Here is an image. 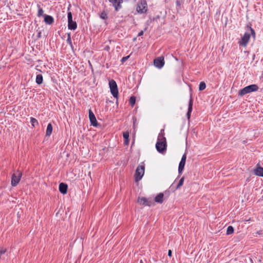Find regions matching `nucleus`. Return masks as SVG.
Returning a JSON list of instances; mask_svg holds the SVG:
<instances>
[{"label":"nucleus","mask_w":263,"mask_h":263,"mask_svg":"<svg viewBox=\"0 0 263 263\" xmlns=\"http://www.w3.org/2000/svg\"><path fill=\"white\" fill-rule=\"evenodd\" d=\"M258 88L259 87L257 85L252 84L240 89L238 92V95L242 96L246 95L247 93H250L253 91H256L258 90Z\"/></svg>","instance_id":"nucleus-2"},{"label":"nucleus","mask_w":263,"mask_h":263,"mask_svg":"<svg viewBox=\"0 0 263 263\" xmlns=\"http://www.w3.org/2000/svg\"><path fill=\"white\" fill-rule=\"evenodd\" d=\"M138 202L141 205H143L144 206H151L153 204H154V202L153 201H149L148 199L145 197H141L138 198Z\"/></svg>","instance_id":"nucleus-9"},{"label":"nucleus","mask_w":263,"mask_h":263,"mask_svg":"<svg viewBox=\"0 0 263 263\" xmlns=\"http://www.w3.org/2000/svg\"><path fill=\"white\" fill-rule=\"evenodd\" d=\"M176 5L178 7H180L181 6V3H180V1L179 0H177L176 2Z\"/></svg>","instance_id":"nucleus-36"},{"label":"nucleus","mask_w":263,"mask_h":263,"mask_svg":"<svg viewBox=\"0 0 263 263\" xmlns=\"http://www.w3.org/2000/svg\"><path fill=\"white\" fill-rule=\"evenodd\" d=\"M109 2L112 3V6L115 7L116 11H118L119 8L121 7V4L122 3V0H108Z\"/></svg>","instance_id":"nucleus-12"},{"label":"nucleus","mask_w":263,"mask_h":263,"mask_svg":"<svg viewBox=\"0 0 263 263\" xmlns=\"http://www.w3.org/2000/svg\"><path fill=\"white\" fill-rule=\"evenodd\" d=\"M22 176V172L17 170L16 172L13 173L11 177V183L12 186H15L20 182L21 178Z\"/></svg>","instance_id":"nucleus-4"},{"label":"nucleus","mask_w":263,"mask_h":263,"mask_svg":"<svg viewBox=\"0 0 263 263\" xmlns=\"http://www.w3.org/2000/svg\"><path fill=\"white\" fill-rule=\"evenodd\" d=\"M247 28L249 29L250 30V36L252 35L254 40H255L256 38V34L255 30L249 25H247Z\"/></svg>","instance_id":"nucleus-23"},{"label":"nucleus","mask_w":263,"mask_h":263,"mask_svg":"<svg viewBox=\"0 0 263 263\" xmlns=\"http://www.w3.org/2000/svg\"><path fill=\"white\" fill-rule=\"evenodd\" d=\"M30 122L33 127H35L39 125L37 120L33 117L30 118Z\"/></svg>","instance_id":"nucleus-24"},{"label":"nucleus","mask_w":263,"mask_h":263,"mask_svg":"<svg viewBox=\"0 0 263 263\" xmlns=\"http://www.w3.org/2000/svg\"><path fill=\"white\" fill-rule=\"evenodd\" d=\"M68 186L64 183H61L59 185V191L63 194H65L67 192Z\"/></svg>","instance_id":"nucleus-15"},{"label":"nucleus","mask_w":263,"mask_h":263,"mask_svg":"<svg viewBox=\"0 0 263 263\" xmlns=\"http://www.w3.org/2000/svg\"><path fill=\"white\" fill-rule=\"evenodd\" d=\"M37 7L39 8L37 15L38 16H42L44 13L43 10L42 8L40 7V5H37Z\"/></svg>","instance_id":"nucleus-30"},{"label":"nucleus","mask_w":263,"mask_h":263,"mask_svg":"<svg viewBox=\"0 0 263 263\" xmlns=\"http://www.w3.org/2000/svg\"><path fill=\"white\" fill-rule=\"evenodd\" d=\"M145 172V165L144 162H142L139 164L135 171V182H139L142 178Z\"/></svg>","instance_id":"nucleus-1"},{"label":"nucleus","mask_w":263,"mask_h":263,"mask_svg":"<svg viewBox=\"0 0 263 263\" xmlns=\"http://www.w3.org/2000/svg\"><path fill=\"white\" fill-rule=\"evenodd\" d=\"M41 32H39V34H38V36H39V37H40V36H41Z\"/></svg>","instance_id":"nucleus-39"},{"label":"nucleus","mask_w":263,"mask_h":263,"mask_svg":"<svg viewBox=\"0 0 263 263\" xmlns=\"http://www.w3.org/2000/svg\"><path fill=\"white\" fill-rule=\"evenodd\" d=\"M109 49H110V47H109V46L108 45L104 47V50H105L108 51Z\"/></svg>","instance_id":"nucleus-38"},{"label":"nucleus","mask_w":263,"mask_h":263,"mask_svg":"<svg viewBox=\"0 0 263 263\" xmlns=\"http://www.w3.org/2000/svg\"><path fill=\"white\" fill-rule=\"evenodd\" d=\"M146 30V28H145L144 30H141L138 34V36H141L143 35L144 31Z\"/></svg>","instance_id":"nucleus-33"},{"label":"nucleus","mask_w":263,"mask_h":263,"mask_svg":"<svg viewBox=\"0 0 263 263\" xmlns=\"http://www.w3.org/2000/svg\"><path fill=\"white\" fill-rule=\"evenodd\" d=\"M154 65L159 68H162L164 65V58L162 57H158L154 61Z\"/></svg>","instance_id":"nucleus-11"},{"label":"nucleus","mask_w":263,"mask_h":263,"mask_svg":"<svg viewBox=\"0 0 263 263\" xmlns=\"http://www.w3.org/2000/svg\"><path fill=\"white\" fill-rule=\"evenodd\" d=\"M205 88H206V84H205V82L203 81L201 82L200 83L199 86V91L203 90L204 89H205Z\"/></svg>","instance_id":"nucleus-27"},{"label":"nucleus","mask_w":263,"mask_h":263,"mask_svg":"<svg viewBox=\"0 0 263 263\" xmlns=\"http://www.w3.org/2000/svg\"><path fill=\"white\" fill-rule=\"evenodd\" d=\"M136 10L140 14L146 13L148 10L147 4L146 0H140L137 5Z\"/></svg>","instance_id":"nucleus-3"},{"label":"nucleus","mask_w":263,"mask_h":263,"mask_svg":"<svg viewBox=\"0 0 263 263\" xmlns=\"http://www.w3.org/2000/svg\"><path fill=\"white\" fill-rule=\"evenodd\" d=\"M184 180V177H182L179 180V183L176 187V189H178L180 188L183 185Z\"/></svg>","instance_id":"nucleus-29"},{"label":"nucleus","mask_w":263,"mask_h":263,"mask_svg":"<svg viewBox=\"0 0 263 263\" xmlns=\"http://www.w3.org/2000/svg\"><path fill=\"white\" fill-rule=\"evenodd\" d=\"M43 76L41 74H39L36 76L35 81L37 84H41L43 83Z\"/></svg>","instance_id":"nucleus-22"},{"label":"nucleus","mask_w":263,"mask_h":263,"mask_svg":"<svg viewBox=\"0 0 263 263\" xmlns=\"http://www.w3.org/2000/svg\"><path fill=\"white\" fill-rule=\"evenodd\" d=\"M250 39V34L248 32H246L238 43L239 46L246 47L249 43Z\"/></svg>","instance_id":"nucleus-8"},{"label":"nucleus","mask_w":263,"mask_h":263,"mask_svg":"<svg viewBox=\"0 0 263 263\" xmlns=\"http://www.w3.org/2000/svg\"><path fill=\"white\" fill-rule=\"evenodd\" d=\"M52 132V125L51 123H49L47 125L46 131V136H50Z\"/></svg>","instance_id":"nucleus-19"},{"label":"nucleus","mask_w":263,"mask_h":263,"mask_svg":"<svg viewBox=\"0 0 263 263\" xmlns=\"http://www.w3.org/2000/svg\"><path fill=\"white\" fill-rule=\"evenodd\" d=\"M100 16L102 19L104 20H106L108 18L107 14L105 11H103V12H101Z\"/></svg>","instance_id":"nucleus-28"},{"label":"nucleus","mask_w":263,"mask_h":263,"mask_svg":"<svg viewBox=\"0 0 263 263\" xmlns=\"http://www.w3.org/2000/svg\"><path fill=\"white\" fill-rule=\"evenodd\" d=\"M44 21L47 24L51 25L54 22V19L52 16L45 14L44 15Z\"/></svg>","instance_id":"nucleus-16"},{"label":"nucleus","mask_w":263,"mask_h":263,"mask_svg":"<svg viewBox=\"0 0 263 263\" xmlns=\"http://www.w3.org/2000/svg\"><path fill=\"white\" fill-rule=\"evenodd\" d=\"M185 162L183 161H180L179 166H178V173L179 174H181L182 172L184 169L185 166Z\"/></svg>","instance_id":"nucleus-21"},{"label":"nucleus","mask_w":263,"mask_h":263,"mask_svg":"<svg viewBox=\"0 0 263 263\" xmlns=\"http://www.w3.org/2000/svg\"><path fill=\"white\" fill-rule=\"evenodd\" d=\"M172 251L171 250H169L168 251V256L171 257L172 256Z\"/></svg>","instance_id":"nucleus-37"},{"label":"nucleus","mask_w":263,"mask_h":263,"mask_svg":"<svg viewBox=\"0 0 263 263\" xmlns=\"http://www.w3.org/2000/svg\"><path fill=\"white\" fill-rule=\"evenodd\" d=\"M186 154H184L182 158H181V161H183V162H185V161H186Z\"/></svg>","instance_id":"nucleus-34"},{"label":"nucleus","mask_w":263,"mask_h":263,"mask_svg":"<svg viewBox=\"0 0 263 263\" xmlns=\"http://www.w3.org/2000/svg\"><path fill=\"white\" fill-rule=\"evenodd\" d=\"M193 100L191 96L189 102V106H188V110L186 114V116L187 119L189 120L191 117V112L192 111V108H193Z\"/></svg>","instance_id":"nucleus-13"},{"label":"nucleus","mask_w":263,"mask_h":263,"mask_svg":"<svg viewBox=\"0 0 263 263\" xmlns=\"http://www.w3.org/2000/svg\"><path fill=\"white\" fill-rule=\"evenodd\" d=\"M234 228L232 226H230L227 228V235L232 234L234 233Z\"/></svg>","instance_id":"nucleus-25"},{"label":"nucleus","mask_w":263,"mask_h":263,"mask_svg":"<svg viewBox=\"0 0 263 263\" xmlns=\"http://www.w3.org/2000/svg\"><path fill=\"white\" fill-rule=\"evenodd\" d=\"M109 85L111 95L114 98H118L119 92L116 81L114 80H111L109 82Z\"/></svg>","instance_id":"nucleus-5"},{"label":"nucleus","mask_w":263,"mask_h":263,"mask_svg":"<svg viewBox=\"0 0 263 263\" xmlns=\"http://www.w3.org/2000/svg\"><path fill=\"white\" fill-rule=\"evenodd\" d=\"M140 263H143V262H142V260H141Z\"/></svg>","instance_id":"nucleus-40"},{"label":"nucleus","mask_w":263,"mask_h":263,"mask_svg":"<svg viewBox=\"0 0 263 263\" xmlns=\"http://www.w3.org/2000/svg\"><path fill=\"white\" fill-rule=\"evenodd\" d=\"M130 55H127L126 57H124L122 58L121 60V62L123 63H124L125 61H126L128 58H129Z\"/></svg>","instance_id":"nucleus-32"},{"label":"nucleus","mask_w":263,"mask_h":263,"mask_svg":"<svg viewBox=\"0 0 263 263\" xmlns=\"http://www.w3.org/2000/svg\"><path fill=\"white\" fill-rule=\"evenodd\" d=\"M164 135H165L164 130L163 129H162L160 130V132L158 135V141H166V138L164 137Z\"/></svg>","instance_id":"nucleus-18"},{"label":"nucleus","mask_w":263,"mask_h":263,"mask_svg":"<svg viewBox=\"0 0 263 263\" xmlns=\"http://www.w3.org/2000/svg\"><path fill=\"white\" fill-rule=\"evenodd\" d=\"M166 146V141H157L156 144V148L157 151L162 154L165 152Z\"/></svg>","instance_id":"nucleus-7"},{"label":"nucleus","mask_w":263,"mask_h":263,"mask_svg":"<svg viewBox=\"0 0 263 263\" xmlns=\"http://www.w3.org/2000/svg\"><path fill=\"white\" fill-rule=\"evenodd\" d=\"M254 173L256 176L263 177V167L257 164L256 168L254 170Z\"/></svg>","instance_id":"nucleus-14"},{"label":"nucleus","mask_w":263,"mask_h":263,"mask_svg":"<svg viewBox=\"0 0 263 263\" xmlns=\"http://www.w3.org/2000/svg\"><path fill=\"white\" fill-rule=\"evenodd\" d=\"M163 194L162 193H160L155 197L154 200L156 202L162 203L163 201Z\"/></svg>","instance_id":"nucleus-17"},{"label":"nucleus","mask_w":263,"mask_h":263,"mask_svg":"<svg viewBox=\"0 0 263 263\" xmlns=\"http://www.w3.org/2000/svg\"><path fill=\"white\" fill-rule=\"evenodd\" d=\"M136 98L135 96H132L130 97V99H129V104H130V105L133 107L135 103H136Z\"/></svg>","instance_id":"nucleus-26"},{"label":"nucleus","mask_w":263,"mask_h":263,"mask_svg":"<svg viewBox=\"0 0 263 263\" xmlns=\"http://www.w3.org/2000/svg\"><path fill=\"white\" fill-rule=\"evenodd\" d=\"M7 251V249L4 248H0V258L1 257V256L3 254H4Z\"/></svg>","instance_id":"nucleus-31"},{"label":"nucleus","mask_w":263,"mask_h":263,"mask_svg":"<svg viewBox=\"0 0 263 263\" xmlns=\"http://www.w3.org/2000/svg\"><path fill=\"white\" fill-rule=\"evenodd\" d=\"M89 118L90 120V122L91 123V125L97 127L98 126L99 124L97 121L95 114L93 113L91 109H89Z\"/></svg>","instance_id":"nucleus-10"},{"label":"nucleus","mask_w":263,"mask_h":263,"mask_svg":"<svg viewBox=\"0 0 263 263\" xmlns=\"http://www.w3.org/2000/svg\"><path fill=\"white\" fill-rule=\"evenodd\" d=\"M68 28L70 30H74L77 28V24L76 22L72 21V14L70 11L68 12Z\"/></svg>","instance_id":"nucleus-6"},{"label":"nucleus","mask_w":263,"mask_h":263,"mask_svg":"<svg viewBox=\"0 0 263 263\" xmlns=\"http://www.w3.org/2000/svg\"><path fill=\"white\" fill-rule=\"evenodd\" d=\"M129 133L128 131L125 132L123 134V136L124 139V143L126 145L129 143Z\"/></svg>","instance_id":"nucleus-20"},{"label":"nucleus","mask_w":263,"mask_h":263,"mask_svg":"<svg viewBox=\"0 0 263 263\" xmlns=\"http://www.w3.org/2000/svg\"><path fill=\"white\" fill-rule=\"evenodd\" d=\"M67 41L69 44H71V37H70V34H68V37H67Z\"/></svg>","instance_id":"nucleus-35"}]
</instances>
